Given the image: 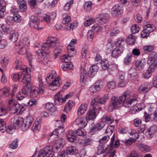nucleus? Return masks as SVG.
Masks as SVG:
<instances>
[{"label":"nucleus","mask_w":157,"mask_h":157,"mask_svg":"<svg viewBox=\"0 0 157 157\" xmlns=\"http://www.w3.org/2000/svg\"><path fill=\"white\" fill-rule=\"evenodd\" d=\"M131 95V92L127 90L125 91L119 98L112 97L111 105H110L109 108L113 109L122 105L126 107H129L132 104L134 105L136 103L137 97H135L129 99Z\"/></svg>","instance_id":"f257e3e1"},{"label":"nucleus","mask_w":157,"mask_h":157,"mask_svg":"<svg viewBox=\"0 0 157 157\" xmlns=\"http://www.w3.org/2000/svg\"><path fill=\"white\" fill-rule=\"evenodd\" d=\"M43 51H53L54 53V58L56 59L61 52L62 47L60 46L59 42L55 37H49L46 42L41 46Z\"/></svg>","instance_id":"f03ea898"},{"label":"nucleus","mask_w":157,"mask_h":157,"mask_svg":"<svg viewBox=\"0 0 157 157\" xmlns=\"http://www.w3.org/2000/svg\"><path fill=\"white\" fill-rule=\"evenodd\" d=\"M56 71H52L51 73L48 74L46 78V82L49 84L48 86L49 88L52 90L57 89L60 86L59 78L56 77Z\"/></svg>","instance_id":"7ed1b4c3"},{"label":"nucleus","mask_w":157,"mask_h":157,"mask_svg":"<svg viewBox=\"0 0 157 157\" xmlns=\"http://www.w3.org/2000/svg\"><path fill=\"white\" fill-rule=\"evenodd\" d=\"M22 94L24 95L30 94V95L32 98L36 97L38 95V88L32 86L31 85L28 86L25 85L22 90Z\"/></svg>","instance_id":"20e7f679"},{"label":"nucleus","mask_w":157,"mask_h":157,"mask_svg":"<svg viewBox=\"0 0 157 157\" xmlns=\"http://www.w3.org/2000/svg\"><path fill=\"white\" fill-rule=\"evenodd\" d=\"M109 98L108 94H105L103 97L100 98L98 96L95 97L92 100L91 105L93 106H100V104H105Z\"/></svg>","instance_id":"39448f33"},{"label":"nucleus","mask_w":157,"mask_h":157,"mask_svg":"<svg viewBox=\"0 0 157 157\" xmlns=\"http://www.w3.org/2000/svg\"><path fill=\"white\" fill-rule=\"evenodd\" d=\"M155 29V26L152 24H147L144 26L143 31L141 36L142 38H146L149 36V34Z\"/></svg>","instance_id":"423d86ee"},{"label":"nucleus","mask_w":157,"mask_h":157,"mask_svg":"<svg viewBox=\"0 0 157 157\" xmlns=\"http://www.w3.org/2000/svg\"><path fill=\"white\" fill-rule=\"evenodd\" d=\"M73 94L72 93H70L66 95L65 98H63L62 97V94H60V92L57 93L55 96V102L56 104L59 105L62 102H64L66 99L71 98Z\"/></svg>","instance_id":"0eeeda50"},{"label":"nucleus","mask_w":157,"mask_h":157,"mask_svg":"<svg viewBox=\"0 0 157 157\" xmlns=\"http://www.w3.org/2000/svg\"><path fill=\"white\" fill-rule=\"evenodd\" d=\"M92 109L89 110L87 113L86 118L87 120H90L95 118L97 117V111L101 109L100 106L92 105Z\"/></svg>","instance_id":"6e6552de"},{"label":"nucleus","mask_w":157,"mask_h":157,"mask_svg":"<svg viewBox=\"0 0 157 157\" xmlns=\"http://www.w3.org/2000/svg\"><path fill=\"white\" fill-rule=\"evenodd\" d=\"M103 27L98 26V24H95L92 27V29L89 30L87 34V38L89 40H91L94 37V33L93 30L95 32H98L102 29Z\"/></svg>","instance_id":"1a4fd4ad"},{"label":"nucleus","mask_w":157,"mask_h":157,"mask_svg":"<svg viewBox=\"0 0 157 157\" xmlns=\"http://www.w3.org/2000/svg\"><path fill=\"white\" fill-rule=\"evenodd\" d=\"M33 121L32 117L29 116L27 117L24 120L21 126V129L23 131H26L30 127Z\"/></svg>","instance_id":"9d476101"},{"label":"nucleus","mask_w":157,"mask_h":157,"mask_svg":"<svg viewBox=\"0 0 157 157\" xmlns=\"http://www.w3.org/2000/svg\"><path fill=\"white\" fill-rule=\"evenodd\" d=\"M45 52H43L40 50H38L36 51V53L39 56L38 58L43 62V63L45 64H48L51 61L50 60L48 56H47L45 54Z\"/></svg>","instance_id":"9b49d317"},{"label":"nucleus","mask_w":157,"mask_h":157,"mask_svg":"<svg viewBox=\"0 0 157 157\" xmlns=\"http://www.w3.org/2000/svg\"><path fill=\"white\" fill-rule=\"evenodd\" d=\"M26 106L20 105L17 102H16L13 106L11 107L10 110L13 112V113H21L23 111L25 110Z\"/></svg>","instance_id":"f8f14e48"},{"label":"nucleus","mask_w":157,"mask_h":157,"mask_svg":"<svg viewBox=\"0 0 157 157\" xmlns=\"http://www.w3.org/2000/svg\"><path fill=\"white\" fill-rule=\"evenodd\" d=\"M75 123L82 128L85 127L88 123L86 118L81 117L77 118L75 121Z\"/></svg>","instance_id":"ddd939ff"},{"label":"nucleus","mask_w":157,"mask_h":157,"mask_svg":"<svg viewBox=\"0 0 157 157\" xmlns=\"http://www.w3.org/2000/svg\"><path fill=\"white\" fill-rule=\"evenodd\" d=\"M52 152V148L47 146L43 150L40 151L38 157H49Z\"/></svg>","instance_id":"4468645a"},{"label":"nucleus","mask_w":157,"mask_h":157,"mask_svg":"<svg viewBox=\"0 0 157 157\" xmlns=\"http://www.w3.org/2000/svg\"><path fill=\"white\" fill-rule=\"evenodd\" d=\"M151 83L148 82H145L142 84L138 89L140 93H146L151 88Z\"/></svg>","instance_id":"2eb2a0df"},{"label":"nucleus","mask_w":157,"mask_h":157,"mask_svg":"<svg viewBox=\"0 0 157 157\" xmlns=\"http://www.w3.org/2000/svg\"><path fill=\"white\" fill-rule=\"evenodd\" d=\"M38 18L36 16H33L31 17L29 24L31 28L36 29H40V28L39 27V22L38 21Z\"/></svg>","instance_id":"dca6fc26"},{"label":"nucleus","mask_w":157,"mask_h":157,"mask_svg":"<svg viewBox=\"0 0 157 157\" xmlns=\"http://www.w3.org/2000/svg\"><path fill=\"white\" fill-rule=\"evenodd\" d=\"M137 146L138 149L143 152L147 153L150 152L151 150L150 147L144 144L138 143L137 144Z\"/></svg>","instance_id":"f3484780"},{"label":"nucleus","mask_w":157,"mask_h":157,"mask_svg":"<svg viewBox=\"0 0 157 157\" xmlns=\"http://www.w3.org/2000/svg\"><path fill=\"white\" fill-rule=\"evenodd\" d=\"M124 50V47L123 46L116 47L112 51V56L114 58H117L123 52Z\"/></svg>","instance_id":"a211bd4d"},{"label":"nucleus","mask_w":157,"mask_h":157,"mask_svg":"<svg viewBox=\"0 0 157 157\" xmlns=\"http://www.w3.org/2000/svg\"><path fill=\"white\" fill-rule=\"evenodd\" d=\"M157 55L155 52H151L149 56V59L148 61V63L150 65L153 64L156 65V68L157 67V61L156 60Z\"/></svg>","instance_id":"6ab92c4d"},{"label":"nucleus","mask_w":157,"mask_h":157,"mask_svg":"<svg viewBox=\"0 0 157 157\" xmlns=\"http://www.w3.org/2000/svg\"><path fill=\"white\" fill-rule=\"evenodd\" d=\"M156 68V65L153 64L150 65L147 72L143 74V77L147 79L149 78L151 76V72Z\"/></svg>","instance_id":"aec40b11"},{"label":"nucleus","mask_w":157,"mask_h":157,"mask_svg":"<svg viewBox=\"0 0 157 157\" xmlns=\"http://www.w3.org/2000/svg\"><path fill=\"white\" fill-rule=\"evenodd\" d=\"M141 104H137V102L134 105L132 104L131 106L132 105L133 106L130 109V111H129L130 113L132 114H135L136 113L142 110L143 108L140 107Z\"/></svg>","instance_id":"412c9836"},{"label":"nucleus","mask_w":157,"mask_h":157,"mask_svg":"<svg viewBox=\"0 0 157 157\" xmlns=\"http://www.w3.org/2000/svg\"><path fill=\"white\" fill-rule=\"evenodd\" d=\"M23 123V119L21 118H14L13 121V124L15 129H18L19 127L21 128V126Z\"/></svg>","instance_id":"4be33fe9"},{"label":"nucleus","mask_w":157,"mask_h":157,"mask_svg":"<svg viewBox=\"0 0 157 157\" xmlns=\"http://www.w3.org/2000/svg\"><path fill=\"white\" fill-rule=\"evenodd\" d=\"M87 109V106L86 104H82L78 109L77 114L80 117L84 114Z\"/></svg>","instance_id":"5701e85b"},{"label":"nucleus","mask_w":157,"mask_h":157,"mask_svg":"<svg viewBox=\"0 0 157 157\" xmlns=\"http://www.w3.org/2000/svg\"><path fill=\"white\" fill-rule=\"evenodd\" d=\"M75 105V103L72 100H69L65 106L63 111L64 112L69 113L71 110L72 108Z\"/></svg>","instance_id":"b1692460"},{"label":"nucleus","mask_w":157,"mask_h":157,"mask_svg":"<svg viewBox=\"0 0 157 157\" xmlns=\"http://www.w3.org/2000/svg\"><path fill=\"white\" fill-rule=\"evenodd\" d=\"M144 117L146 122L149 121L150 119L151 121H157V111H155V114L150 116L146 112H144Z\"/></svg>","instance_id":"393cba45"},{"label":"nucleus","mask_w":157,"mask_h":157,"mask_svg":"<svg viewBox=\"0 0 157 157\" xmlns=\"http://www.w3.org/2000/svg\"><path fill=\"white\" fill-rule=\"evenodd\" d=\"M17 2L19 5L21 11L22 12H25L27 8L26 2L25 0H17Z\"/></svg>","instance_id":"a878e982"},{"label":"nucleus","mask_w":157,"mask_h":157,"mask_svg":"<svg viewBox=\"0 0 157 157\" xmlns=\"http://www.w3.org/2000/svg\"><path fill=\"white\" fill-rule=\"evenodd\" d=\"M109 16L106 13L102 14L98 22L99 25H103L106 23L108 21Z\"/></svg>","instance_id":"bb28decb"},{"label":"nucleus","mask_w":157,"mask_h":157,"mask_svg":"<svg viewBox=\"0 0 157 157\" xmlns=\"http://www.w3.org/2000/svg\"><path fill=\"white\" fill-rule=\"evenodd\" d=\"M23 76H24V73L19 72L12 74L11 75V77L13 81H18L20 82Z\"/></svg>","instance_id":"cd10ccee"},{"label":"nucleus","mask_w":157,"mask_h":157,"mask_svg":"<svg viewBox=\"0 0 157 157\" xmlns=\"http://www.w3.org/2000/svg\"><path fill=\"white\" fill-rule=\"evenodd\" d=\"M98 70V67L97 65H94L92 66L89 71L88 75L90 77L94 76Z\"/></svg>","instance_id":"c85d7f7f"},{"label":"nucleus","mask_w":157,"mask_h":157,"mask_svg":"<svg viewBox=\"0 0 157 157\" xmlns=\"http://www.w3.org/2000/svg\"><path fill=\"white\" fill-rule=\"evenodd\" d=\"M18 34L16 31L13 30L10 31L9 38L13 42L16 41L18 38Z\"/></svg>","instance_id":"c756f323"},{"label":"nucleus","mask_w":157,"mask_h":157,"mask_svg":"<svg viewBox=\"0 0 157 157\" xmlns=\"http://www.w3.org/2000/svg\"><path fill=\"white\" fill-rule=\"evenodd\" d=\"M105 124L104 122H101L95 124L92 129L91 131L94 132L102 129L105 126Z\"/></svg>","instance_id":"7c9ffc66"},{"label":"nucleus","mask_w":157,"mask_h":157,"mask_svg":"<svg viewBox=\"0 0 157 157\" xmlns=\"http://www.w3.org/2000/svg\"><path fill=\"white\" fill-rule=\"evenodd\" d=\"M67 140L68 141L72 142L76 138L75 132L72 130L69 131L67 134Z\"/></svg>","instance_id":"2f4dec72"},{"label":"nucleus","mask_w":157,"mask_h":157,"mask_svg":"<svg viewBox=\"0 0 157 157\" xmlns=\"http://www.w3.org/2000/svg\"><path fill=\"white\" fill-rule=\"evenodd\" d=\"M29 43V39L27 38H24L19 42L17 43L16 44L17 46L24 47V46H28Z\"/></svg>","instance_id":"473e14b6"},{"label":"nucleus","mask_w":157,"mask_h":157,"mask_svg":"<svg viewBox=\"0 0 157 157\" xmlns=\"http://www.w3.org/2000/svg\"><path fill=\"white\" fill-rule=\"evenodd\" d=\"M41 120L40 118H38L34 123L33 124L32 127L33 130L35 132H37L40 129V124L41 122Z\"/></svg>","instance_id":"72a5a7b5"},{"label":"nucleus","mask_w":157,"mask_h":157,"mask_svg":"<svg viewBox=\"0 0 157 157\" xmlns=\"http://www.w3.org/2000/svg\"><path fill=\"white\" fill-rule=\"evenodd\" d=\"M87 77V75L86 71L83 70L81 72L80 76V82L82 86H84L86 83V79Z\"/></svg>","instance_id":"f704fd0d"},{"label":"nucleus","mask_w":157,"mask_h":157,"mask_svg":"<svg viewBox=\"0 0 157 157\" xmlns=\"http://www.w3.org/2000/svg\"><path fill=\"white\" fill-rule=\"evenodd\" d=\"M6 4L4 1L0 2V18H3L4 16V13L6 11Z\"/></svg>","instance_id":"c9c22d12"},{"label":"nucleus","mask_w":157,"mask_h":157,"mask_svg":"<svg viewBox=\"0 0 157 157\" xmlns=\"http://www.w3.org/2000/svg\"><path fill=\"white\" fill-rule=\"evenodd\" d=\"M22 81L24 85H31L30 83L31 81V76L29 75L24 74V76L22 77Z\"/></svg>","instance_id":"e433bc0d"},{"label":"nucleus","mask_w":157,"mask_h":157,"mask_svg":"<svg viewBox=\"0 0 157 157\" xmlns=\"http://www.w3.org/2000/svg\"><path fill=\"white\" fill-rule=\"evenodd\" d=\"M10 89L9 87H4L0 90V95L2 96H8L9 95Z\"/></svg>","instance_id":"4c0bfd02"},{"label":"nucleus","mask_w":157,"mask_h":157,"mask_svg":"<svg viewBox=\"0 0 157 157\" xmlns=\"http://www.w3.org/2000/svg\"><path fill=\"white\" fill-rule=\"evenodd\" d=\"M45 108L47 110L52 113L55 112L56 110L54 105L50 102H48L46 104Z\"/></svg>","instance_id":"58836bf2"},{"label":"nucleus","mask_w":157,"mask_h":157,"mask_svg":"<svg viewBox=\"0 0 157 157\" xmlns=\"http://www.w3.org/2000/svg\"><path fill=\"white\" fill-rule=\"evenodd\" d=\"M145 63L144 60H137L136 63V68L140 70H142L144 67Z\"/></svg>","instance_id":"ea45409f"},{"label":"nucleus","mask_w":157,"mask_h":157,"mask_svg":"<svg viewBox=\"0 0 157 157\" xmlns=\"http://www.w3.org/2000/svg\"><path fill=\"white\" fill-rule=\"evenodd\" d=\"M63 140L62 139H59L57 140L54 145V147L55 148L56 150H59L63 147Z\"/></svg>","instance_id":"a19ab883"},{"label":"nucleus","mask_w":157,"mask_h":157,"mask_svg":"<svg viewBox=\"0 0 157 157\" xmlns=\"http://www.w3.org/2000/svg\"><path fill=\"white\" fill-rule=\"evenodd\" d=\"M67 49L68 50V56L70 57H73L76 54V51L74 47H71L69 46H68Z\"/></svg>","instance_id":"79ce46f5"},{"label":"nucleus","mask_w":157,"mask_h":157,"mask_svg":"<svg viewBox=\"0 0 157 157\" xmlns=\"http://www.w3.org/2000/svg\"><path fill=\"white\" fill-rule=\"evenodd\" d=\"M63 131V127L61 126H59L54 131L50 134V136L53 135L58 136L59 133L60 132H62Z\"/></svg>","instance_id":"37998d69"},{"label":"nucleus","mask_w":157,"mask_h":157,"mask_svg":"<svg viewBox=\"0 0 157 157\" xmlns=\"http://www.w3.org/2000/svg\"><path fill=\"white\" fill-rule=\"evenodd\" d=\"M136 40L135 37L132 35L130 34L128 36L127 39V41L128 44H133Z\"/></svg>","instance_id":"c03bdc74"},{"label":"nucleus","mask_w":157,"mask_h":157,"mask_svg":"<svg viewBox=\"0 0 157 157\" xmlns=\"http://www.w3.org/2000/svg\"><path fill=\"white\" fill-rule=\"evenodd\" d=\"M132 55L129 53L128 54L124 59V63L126 65L129 64L132 60Z\"/></svg>","instance_id":"a18cd8bd"},{"label":"nucleus","mask_w":157,"mask_h":157,"mask_svg":"<svg viewBox=\"0 0 157 157\" xmlns=\"http://www.w3.org/2000/svg\"><path fill=\"white\" fill-rule=\"evenodd\" d=\"M6 123L4 121L3 119H0V131L3 132L6 130Z\"/></svg>","instance_id":"49530a36"},{"label":"nucleus","mask_w":157,"mask_h":157,"mask_svg":"<svg viewBox=\"0 0 157 157\" xmlns=\"http://www.w3.org/2000/svg\"><path fill=\"white\" fill-rule=\"evenodd\" d=\"M26 58L28 60L29 65L32 68L33 65H32V62L33 58L31 54L29 52L27 51L26 52Z\"/></svg>","instance_id":"de8ad7c7"},{"label":"nucleus","mask_w":157,"mask_h":157,"mask_svg":"<svg viewBox=\"0 0 157 157\" xmlns=\"http://www.w3.org/2000/svg\"><path fill=\"white\" fill-rule=\"evenodd\" d=\"M67 151L68 154L74 155L78 152L77 150L72 146H69L67 148Z\"/></svg>","instance_id":"09e8293b"},{"label":"nucleus","mask_w":157,"mask_h":157,"mask_svg":"<svg viewBox=\"0 0 157 157\" xmlns=\"http://www.w3.org/2000/svg\"><path fill=\"white\" fill-rule=\"evenodd\" d=\"M127 83V82L124 80V77L121 76L120 78V81L118 86L119 87H124L126 85Z\"/></svg>","instance_id":"8fccbe9b"},{"label":"nucleus","mask_w":157,"mask_h":157,"mask_svg":"<svg viewBox=\"0 0 157 157\" xmlns=\"http://www.w3.org/2000/svg\"><path fill=\"white\" fill-rule=\"evenodd\" d=\"M92 142V140L90 138H86L84 140L80 142L81 146L82 147H85L90 145Z\"/></svg>","instance_id":"3c124183"},{"label":"nucleus","mask_w":157,"mask_h":157,"mask_svg":"<svg viewBox=\"0 0 157 157\" xmlns=\"http://www.w3.org/2000/svg\"><path fill=\"white\" fill-rule=\"evenodd\" d=\"M103 82L101 81H98L95 84V87L97 91H99L103 87Z\"/></svg>","instance_id":"603ef678"},{"label":"nucleus","mask_w":157,"mask_h":157,"mask_svg":"<svg viewBox=\"0 0 157 157\" xmlns=\"http://www.w3.org/2000/svg\"><path fill=\"white\" fill-rule=\"evenodd\" d=\"M125 43L124 39L123 38H119L116 41V47H120L123 46Z\"/></svg>","instance_id":"864d4df0"},{"label":"nucleus","mask_w":157,"mask_h":157,"mask_svg":"<svg viewBox=\"0 0 157 157\" xmlns=\"http://www.w3.org/2000/svg\"><path fill=\"white\" fill-rule=\"evenodd\" d=\"M92 5V3L91 1L86 2L84 5L85 10L86 11H90L91 9V6Z\"/></svg>","instance_id":"5fc2aeb1"},{"label":"nucleus","mask_w":157,"mask_h":157,"mask_svg":"<svg viewBox=\"0 0 157 157\" xmlns=\"http://www.w3.org/2000/svg\"><path fill=\"white\" fill-rule=\"evenodd\" d=\"M75 133L77 135L80 136H84L86 135V132L82 128L78 129L76 131Z\"/></svg>","instance_id":"6e6d98bb"},{"label":"nucleus","mask_w":157,"mask_h":157,"mask_svg":"<svg viewBox=\"0 0 157 157\" xmlns=\"http://www.w3.org/2000/svg\"><path fill=\"white\" fill-rule=\"evenodd\" d=\"M139 28L138 25L134 24L131 28L132 33L133 34L139 32Z\"/></svg>","instance_id":"4d7b16f0"},{"label":"nucleus","mask_w":157,"mask_h":157,"mask_svg":"<svg viewBox=\"0 0 157 157\" xmlns=\"http://www.w3.org/2000/svg\"><path fill=\"white\" fill-rule=\"evenodd\" d=\"M136 70L134 68H131L128 71L129 74L131 77H136V78L138 77V76L136 72Z\"/></svg>","instance_id":"13d9d810"},{"label":"nucleus","mask_w":157,"mask_h":157,"mask_svg":"<svg viewBox=\"0 0 157 157\" xmlns=\"http://www.w3.org/2000/svg\"><path fill=\"white\" fill-rule=\"evenodd\" d=\"M107 149V148L106 147L104 146H103L102 145L101 146L98 147L97 153L98 154L104 153L106 151Z\"/></svg>","instance_id":"bf43d9fd"},{"label":"nucleus","mask_w":157,"mask_h":157,"mask_svg":"<svg viewBox=\"0 0 157 157\" xmlns=\"http://www.w3.org/2000/svg\"><path fill=\"white\" fill-rule=\"evenodd\" d=\"M13 19L15 22H19L21 19V17L17 13L14 14L13 16Z\"/></svg>","instance_id":"052dcab7"},{"label":"nucleus","mask_w":157,"mask_h":157,"mask_svg":"<svg viewBox=\"0 0 157 157\" xmlns=\"http://www.w3.org/2000/svg\"><path fill=\"white\" fill-rule=\"evenodd\" d=\"M114 128V126H109L106 129L105 133L108 134L109 136L110 135L112 134Z\"/></svg>","instance_id":"680f3d73"},{"label":"nucleus","mask_w":157,"mask_h":157,"mask_svg":"<svg viewBox=\"0 0 157 157\" xmlns=\"http://www.w3.org/2000/svg\"><path fill=\"white\" fill-rule=\"evenodd\" d=\"M101 65L102 68L104 70L107 69L109 66L108 61L105 60L102 62L101 63Z\"/></svg>","instance_id":"e2e57ef3"},{"label":"nucleus","mask_w":157,"mask_h":157,"mask_svg":"<svg viewBox=\"0 0 157 157\" xmlns=\"http://www.w3.org/2000/svg\"><path fill=\"white\" fill-rule=\"evenodd\" d=\"M116 83L113 81H111L108 82L107 87L109 89H113L116 86Z\"/></svg>","instance_id":"0e129e2a"},{"label":"nucleus","mask_w":157,"mask_h":157,"mask_svg":"<svg viewBox=\"0 0 157 157\" xmlns=\"http://www.w3.org/2000/svg\"><path fill=\"white\" fill-rule=\"evenodd\" d=\"M7 42L4 39L0 40V49H3L5 48L7 46Z\"/></svg>","instance_id":"69168bd1"},{"label":"nucleus","mask_w":157,"mask_h":157,"mask_svg":"<svg viewBox=\"0 0 157 157\" xmlns=\"http://www.w3.org/2000/svg\"><path fill=\"white\" fill-rule=\"evenodd\" d=\"M130 157H143V156L139 154L136 151L133 150L130 154Z\"/></svg>","instance_id":"338daca9"},{"label":"nucleus","mask_w":157,"mask_h":157,"mask_svg":"<svg viewBox=\"0 0 157 157\" xmlns=\"http://www.w3.org/2000/svg\"><path fill=\"white\" fill-rule=\"evenodd\" d=\"M19 140L16 139L14 140L10 144L11 147L13 149L16 148L18 147V142Z\"/></svg>","instance_id":"774afa93"}]
</instances>
